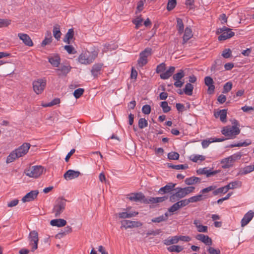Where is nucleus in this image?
Returning <instances> with one entry per match:
<instances>
[{
    "instance_id": "1",
    "label": "nucleus",
    "mask_w": 254,
    "mask_h": 254,
    "mask_svg": "<svg viewBox=\"0 0 254 254\" xmlns=\"http://www.w3.org/2000/svg\"><path fill=\"white\" fill-rule=\"evenodd\" d=\"M31 145L29 143H24L18 148L12 151L7 157L6 162L7 164L11 163L17 158L24 156L28 151Z\"/></svg>"
},
{
    "instance_id": "2",
    "label": "nucleus",
    "mask_w": 254,
    "mask_h": 254,
    "mask_svg": "<svg viewBox=\"0 0 254 254\" xmlns=\"http://www.w3.org/2000/svg\"><path fill=\"white\" fill-rule=\"evenodd\" d=\"M221 132L225 136H227L228 139H233L240 133V129L238 127L235 125L229 126L224 127Z\"/></svg>"
},
{
    "instance_id": "3",
    "label": "nucleus",
    "mask_w": 254,
    "mask_h": 254,
    "mask_svg": "<svg viewBox=\"0 0 254 254\" xmlns=\"http://www.w3.org/2000/svg\"><path fill=\"white\" fill-rule=\"evenodd\" d=\"M66 200L63 198H58L55 202V204L53 209V213L55 214V216L58 217L65 209Z\"/></svg>"
},
{
    "instance_id": "4",
    "label": "nucleus",
    "mask_w": 254,
    "mask_h": 254,
    "mask_svg": "<svg viewBox=\"0 0 254 254\" xmlns=\"http://www.w3.org/2000/svg\"><path fill=\"white\" fill-rule=\"evenodd\" d=\"M44 168L42 166H33L24 171L25 175L30 178H37L43 173Z\"/></svg>"
},
{
    "instance_id": "5",
    "label": "nucleus",
    "mask_w": 254,
    "mask_h": 254,
    "mask_svg": "<svg viewBox=\"0 0 254 254\" xmlns=\"http://www.w3.org/2000/svg\"><path fill=\"white\" fill-rule=\"evenodd\" d=\"M216 33L220 34L218 38L219 41H224L230 39L235 35V33L232 29L225 26L219 28L217 30Z\"/></svg>"
},
{
    "instance_id": "6",
    "label": "nucleus",
    "mask_w": 254,
    "mask_h": 254,
    "mask_svg": "<svg viewBox=\"0 0 254 254\" xmlns=\"http://www.w3.org/2000/svg\"><path fill=\"white\" fill-rule=\"evenodd\" d=\"M28 240L29 245L31 246V252H33L38 248L39 242L38 233L36 231L33 230L30 232Z\"/></svg>"
},
{
    "instance_id": "7",
    "label": "nucleus",
    "mask_w": 254,
    "mask_h": 254,
    "mask_svg": "<svg viewBox=\"0 0 254 254\" xmlns=\"http://www.w3.org/2000/svg\"><path fill=\"white\" fill-rule=\"evenodd\" d=\"M33 89L36 94H41L46 85V80L44 79H38L33 82Z\"/></svg>"
},
{
    "instance_id": "8",
    "label": "nucleus",
    "mask_w": 254,
    "mask_h": 254,
    "mask_svg": "<svg viewBox=\"0 0 254 254\" xmlns=\"http://www.w3.org/2000/svg\"><path fill=\"white\" fill-rule=\"evenodd\" d=\"M121 223L122 225L121 228H125L126 229L139 227L142 225V223L139 221L123 220Z\"/></svg>"
},
{
    "instance_id": "9",
    "label": "nucleus",
    "mask_w": 254,
    "mask_h": 254,
    "mask_svg": "<svg viewBox=\"0 0 254 254\" xmlns=\"http://www.w3.org/2000/svg\"><path fill=\"white\" fill-rule=\"evenodd\" d=\"M128 199L131 201L147 203V199L142 193H132L129 195Z\"/></svg>"
},
{
    "instance_id": "10",
    "label": "nucleus",
    "mask_w": 254,
    "mask_h": 254,
    "mask_svg": "<svg viewBox=\"0 0 254 254\" xmlns=\"http://www.w3.org/2000/svg\"><path fill=\"white\" fill-rule=\"evenodd\" d=\"M95 56L89 55L87 53H82L78 57V61L82 64H88L92 63Z\"/></svg>"
},
{
    "instance_id": "11",
    "label": "nucleus",
    "mask_w": 254,
    "mask_h": 254,
    "mask_svg": "<svg viewBox=\"0 0 254 254\" xmlns=\"http://www.w3.org/2000/svg\"><path fill=\"white\" fill-rule=\"evenodd\" d=\"M175 190L176 192L170 197V200L171 202H175L176 200L186 196L182 188H177Z\"/></svg>"
},
{
    "instance_id": "12",
    "label": "nucleus",
    "mask_w": 254,
    "mask_h": 254,
    "mask_svg": "<svg viewBox=\"0 0 254 254\" xmlns=\"http://www.w3.org/2000/svg\"><path fill=\"white\" fill-rule=\"evenodd\" d=\"M81 173L79 171L73 170H68L64 175V178L66 180H70L78 178Z\"/></svg>"
},
{
    "instance_id": "13",
    "label": "nucleus",
    "mask_w": 254,
    "mask_h": 254,
    "mask_svg": "<svg viewBox=\"0 0 254 254\" xmlns=\"http://www.w3.org/2000/svg\"><path fill=\"white\" fill-rule=\"evenodd\" d=\"M71 68V66L69 65L62 64L59 68H57L56 70V71L59 77L63 76H65L70 71Z\"/></svg>"
},
{
    "instance_id": "14",
    "label": "nucleus",
    "mask_w": 254,
    "mask_h": 254,
    "mask_svg": "<svg viewBox=\"0 0 254 254\" xmlns=\"http://www.w3.org/2000/svg\"><path fill=\"white\" fill-rule=\"evenodd\" d=\"M204 83L208 86V93L211 94L213 93L215 90V86L213 79L210 76H206L204 78Z\"/></svg>"
},
{
    "instance_id": "15",
    "label": "nucleus",
    "mask_w": 254,
    "mask_h": 254,
    "mask_svg": "<svg viewBox=\"0 0 254 254\" xmlns=\"http://www.w3.org/2000/svg\"><path fill=\"white\" fill-rule=\"evenodd\" d=\"M254 216V212L252 210L248 211L244 216L241 220V226H246L253 219Z\"/></svg>"
},
{
    "instance_id": "16",
    "label": "nucleus",
    "mask_w": 254,
    "mask_h": 254,
    "mask_svg": "<svg viewBox=\"0 0 254 254\" xmlns=\"http://www.w3.org/2000/svg\"><path fill=\"white\" fill-rule=\"evenodd\" d=\"M38 193L39 192L37 190H32L23 197L22 201L23 202H25L33 200L37 197Z\"/></svg>"
},
{
    "instance_id": "17",
    "label": "nucleus",
    "mask_w": 254,
    "mask_h": 254,
    "mask_svg": "<svg viewBox=\"0 0 254 254\" xmlns=\"http://www.w3.org/2000/svg\"><path fill=\"white\" fill-rule=\"evenodd\" d=\"M18 37L20 40L22 41L23 43L27 46H32L33 43L30 37L26 34L19 33L18 34Z\"/></svg>"
},
{
    "instance_id": "18",
    "label": "nucleus",
    "mask_w": 254,
    "mask_h": 254,
    "mask_svg": "<svg viewBox=\"0 0 254 254\" xmlns=\"http://www.w3.org/2000/svg\"><path fill=\"white\" fill-rule=\"evenodd\" d=\"M195 238L197 240L201 241L206 245L211 246L212 244L211 239L207 235L198 234L196 236Z\"/></svg>"
},
{
    "instance_id": "19",
    "label": "nucleus",
    "mask_w": 254,
    "mask_h": 254,
    "mask_svg": "<svg viewBox=\"0 0 254 254\" xmlns=\"http://www.w3.org/2000/svg\"><path fill=\"white\" fill-rule=\"evenodd\" d=\"M102 66L103 64H97L93 65L91 70V73L94 77H97L98 75L101 74Z\"/></svg>"
},
{
    "instance_id": "20",
    "label": "nucleus",
    "mask_w": 254,
    "mask_h": 254,
    "mask_svg": "<svg viewBox=\"0 0 254 254\" xmlns=\"http://www.w3.org/2000/svg\"><path fill=\"white\" fill-rule=\"evenodd\" d=\"M226 139L224 138H211L209 140H204L202 141L201 144L203 148H205L208 146L210 143L214 142H221L225 140Z\"/></svg>"
},
{
    "instance_id": "21",
    "label": "nucleus",
    "mask_w": 254,
    "mask_h": 254,
    "mask_svg": "<svg viewBox=\"0 0 254 254\" xmlns=\"http://www.w3.org/2000/svg\"><path fill=\"white\" fill-rule=\"evenodd\" d=\"M175 186L176 184L169 183L164 187L161 188L159 190V192L161 194L169 192L174 189Z\"/></svg>"
},
{
    "instance_id": "22",
    "label": "nucleus",
    "mask_w": 254,
    "mask_h": 254,
    "mask_svg": "<svg viewBox=\"0 0 254 254\" xmlns=\"http://www.w3.org/2000/svg\"><path fill=\"white\" fill-rule=\"evenodd\" d=\"M214 116L216 118H219L221 122H226L227 117V110L225 109H223L217 112H215Z\"/></svg>"
},
{
    "instance_id": "23",
    "label": "nucleus",
    "mask_w": 254,
    "mask_h": 254,
    "mask_svg": "<svg viewBox=\"0 0 254 254\" xmlns=\"http://www.w3.org/2000/svg\"><path fill=\"white\" fill-rule=\"evenodd\" d=\"M138 213L137 212L133 211L129 212L126 211L120 212L116 215H118L120 218H129L136 216Z\"/></svg>"
},
{
    "instance_id": "24",
    "label": "nucleus",
    "mask_w": 254,
    "mask_h": 254,
    "mask_svg": "<svg viewBox=\"0 0 254 254\" xmlns=\"http://www.w3.org/2000/svg\"><path fill=\"white\" fill-rule=\"evenodd\" d=\"M50 224L53 226L61 227L64 226L66 224V221L63 219H53L50 221Z\"/></svg>"
},
{
    "instance_id": "25",
    "label": "nucleus",
    "mask_w": 254,
    "mask_h": 254,
    "mask_svg": "<svg viewBox=\"0 0 254 254\" xmlns=\"http://www.w3.org/2000/svg\"><path fill=\"white\" fill-rule=\"evenodd\" d=\"M221 163L223 164V168L227 169L233 166L234 162L231 156H229L228 157L223 159L221 160Z\"/></svg>"
},
{
    "instance_id": "26",
    "label": "nucleus",
    "mask_w": 254,
    "mask_h": 254,
    "mask_svg": "<svg viewBox=\"0 0 254 254\" xmlns=\"http://www.w3.org/2000/svg\"><path fill=\"white\" fill-rule=\"evenodd\" d=\"M167 196H162V197H150L147 199V203H157L159 202H163L164 201L167 199Z\"/></svg>"
},
{
    "instance_id": "27",
    "label": "nucleus",
    "mask_w": 254,
    "mask_h": 254,
    "mask_svg": "<svg viewBox=\"0 0 254 254\" xmlns=\"http://www.w3.org/2000/svg\"><path fill=\"white\" fill-rule=\"evenodd\" d=\"M49 62L55 67H58L60 64L61 58L58 56H54L48 58Z\"/></svg>"
},
{
    "instance_id": "28",
    "label": "nucleus",
    "mask_w": 254,
    "mask_h": 254,
    "mask_svg": "<svg viewBox=\"0 0 254 254\" xmlns=\"http://www.w3.org/2000/svg\"><path fill=\"white\" fill-rule=\"evenodd\" d=\"M175 69L174 66H170L169 68L164 72V73L161 74L160 77L163 79H166L169 78L172 74L173 73Z\"/></svg>"
},
{
    "instance_id": "29",
    "label": "nucleus",
    "mask_w": 254,
    "mask_h": 254,
    "mask_svg": "<svg viewBox=\"0 0 254 254\" xmlns=\"http://www.w3.org/2000/svg\"><path fill=\"white\" fill-rule=\"evenodd\" d=\"M192 36V31L190 28L187 27L185 30V33L183 36V44L186 43L189 39Z\"/></svg>"
},
{
    "instance_id": "30",
    "label": "nucleus",
    "mask_w": 254,
    "mask_h": 254,
    "mask_svg": "<svg viewBox=\"0 0 254 254\" xmlns=\"http://www.w3.org/2000/svg\"><path fill=\"white\" fill-rule=\"evenodd\" d=\"M201 181V179L196 177H191L186 179L185 180V184L187 185H192L196 183H199Z\"/></svg>"
},
{
    "instance_id": "31",
    "label": "nucleus",
    "mask_w": 254,
    "mask_h": 254,
    "mask_svg": "<svg viewBox=\"0 0 254 254\" xmlns=\"http://www.w3.org/2000/svg\"><path fill=\"white\" fill-rule=\"evenodd\" d=\"M179 241V239L178 238V236H176L169 237L167 239L164 240L163 243L165 245L169 246L177 243Z\"/></svg>"
},
{
    "instance_id": "32",
    "label": "nucleus",
    "mask_w": 254,
    "mask_h": 254,
    "mask_svg": "<svg viewBox=\"0 0 254 254\" xmlns=\"http://www.w3.org/2000/svg\"><path fill=\"white\" fill-rule=\"evenodd\" d=\"M242 186V182L240 181H235L230 183L226 185L228 190L241 188Z\"/></svg>"
},
{
    "instance_id": "33",
    "label": "nucleus",
    "mask_w": 254,
    "mask_h": 254,
    "mask_svg": "<svg viewBox=\"0 0 254 254\" xmlns=\"http://www.w3.org/2000/svg\"><path fill=\"white\" fill-rule=\"evenodd\" d=\"M193 224L197 228V231L198 232L204 233H206L207 232V226L201 225L198 220H194Z\"/></svg>"
},
{
    "instance_id": "34",
    "label": "nucleus",
    "mask_w": 254,
    "mask_h": 254,
    "mask_svg": "<svg viewBox=\"0 0 254 254\" xmlns=\"http://www.w3.org/2000/svg\"><path fill=\"white\" fill-rule=\"evenodd\" d=\"M53 35L54 37L57 40H59L61 36V32L60 31V27L59 25H56L54 26L53 28Z\"/></svg>"
},
{
    "instance_id": "35",
    "label": "nucleus",
    "mask_w": 254,
    "mask_h": 254,
    "mask_svg": "<svg viewBox=\"0 0 254 254\" xmlns=\"http://www.w3.org/2000/svg\"><path fill=\"white\" fill-rule=\"evenodd\" d=\"M177 28L178 31V33L180 34H181L183 33L184 30V25L183 22V20L182 19L180 18H177Z\"/></svg>"
},
{
    "instance_id": "36",
    "label": "nucleus",
    "mask_w": 254,
    "mask_h": 254,
    "mask_svg": "<svg viewBox=\"0 0 254 254\" xmlns=\"http://www.w3.org/2000/svg\"><path fill=\"white\" fill-rule=\"evenodd\" d=\"M184 249L183 247L179 245H172L167 248V250L170 252L179 253Z\"/></svg>"
},
{
    "instance_id": "37",
    "label": "nucleus",
    "mask_w": 254,
    "mask_h": 254,
    "mask_svg": "<svg viewBox=\"0 0 254 254\" xmlns=\"http://www.w3.org/2000/svg\"><path fill=\"white\" fill-rule=\"evenodd\" d=\"M193 89V85L190 83H188L185 86V88L184 89V92L186 94L191 96L192 94Z\"/></svg>"
},
{
    "instance_id": "38",
    "label": "nucleus",
    "mask_w": 254,
    "mask_h": 254,
    "mask_svg": "<svg viewBox=\"0 0 254 254\" xmlns=\"http://www.w3.org/2000/svg\"><path fill=\"white\" fill-rule=\"evenodd\" d=\"M168 213H166L165 215H161L158 217L154 218L151 220V221L154 223H160L162 221H166L168 219Z\"/></svg>"
},
{
    "instance_id": "39",
    "label": "nucleus",
    "mask_w": 254,
    "mask_h": 254,
    "mask_svg": "<svg viewBox=\"0 0 254 254\" xmlns=\"http://www.w3.org/2000/svg\"><path fill=\"white\" fill-rule=\"evenodd\" d=\"M167 166L169 168H172L176 170H180V169H186L188 168V165L187 164H181V165H172L170 163H168Z\"/></svg>"
},
{
    "instance_id": "40",
    "label": "nucleus",
    "mask_w": 254,
    "mask_h": 254,
    "mask_svg": "<svg viewBox=\"0 0 254 254\" xmlns=\"http://www.w3.org/2000/svg\"><path fill=\"white\" fill-rule=\"evenodd\" d=\"M74 35V31L72 29H69L68 30V32L65 35V39H64V41L68 44H69L70 43V40H71Z\"/></svg>"
},
{
    "instance_id": "41",
    "label": "nucleus",
    "mask_w": 254,
    "mask_h": 254,
    "mask_svg": "<svg viewBox=\"0 0 254 254\" xmlns=\"http://www.w3.org/2000/svg\"><path fill=\"white\" fill-rule=\"evenodd\" d=\"M205 159V156L201 155H192L190 156V159L194 162H196L198 160L204 161Z\"/></svg>"
},
{
    "instance_id": "42",
    "label": "nucleus",
    "mask_w": 254,
    "mask_h": 254,
    "mask_svg": "<svg viewBox=\"0 0 254 254\" xmlns=\"http://www.w3.org/2000/svg\"><path fill=\"white\" fill-rule=\"evenodd\" d=\"M251 141L250 140H247L241 143H238L237 144H233L230 145V147H241V146H247L251 144Z\"/></svg>"
},
{
    "instance_id": "43",
    "label": "nucleus",
    "mask_w": 254,
    "mask_h": 254,
    "mask_svg": "<svg viewBox=\"0 0 254 254\" xmlns=\"http://www.w3.org/2000/svg\"><path fill=\"white\" fill-rule=\"evenodd\" d=\"M203 199V196L202 194H198L193 196H191L189 198L190 203L196 202L201 201Z\"/></svg>"
},
{
    "instance_id": "44",
    "label": "nucleus",
    "mask_w": 254,
    "mask_h": 254,
    "mask_svg": "<svg viewBox=\"0 0 254 254\" xmlns=\"http://www.w3.org/2000/svg\"><path fill=\"white\" fill-rule=\"evenodd\" d=\"M152 54V49L150 48H146L145 50L142 51L140 54L144 58L147 59V58L151 56Z\"/></svg>"
},
{
    "instance_id": "45",
    "label": "nucleus",
    "mask_w": 254,
    "mask_h": 254,
    "mask_svg": "<svg viewBox=\"0 0 254 254\" xmlns=\"http://www.w3.org/2000/svg\"><path fill=\"white\" fill-rule=\"evenodd\" d=\"M185 76V73L182 69H181L178 73L175 74L173 76L174 80H181Z\"/></svg>"
},
{
    "instance_id": "46",
    "label": "nucleus",
    "mask_w": 254,
    "mask_h": 254,
    "mask_svg": "<svg viewBox=\"0 0 254 254\" xmlns=\"http://www.w3.org/2000/svg\"><path fill=\"white\" fill-rule=\"evenodd\" d=\"M143 19L141 17H137L132 20V22L135 25V28L138 29L142 25Z\"/></svg>"
},
{
    "instance_id": "47",
    "label": "nucleus",
    "mask_w": 254,
    "mask_h": 254,
    "mask_svg": "<svg viewBox=\"0 0 254 254\" xmlns=\"http://www.w3.org/2000/svg\"><path fill=\"white\" fill-rule=\"evenodd\" d=\"M160 106L162 108L163 112L165 113H167L171 110L170 107L168 106V103L166 101L161 102Z\"/></svg>"
},
{
    "instance_id": "48",
    "label": "nucleus",
    "mask_w": 254,
    "mask_h": 254,
    "mask_svg": "<svg viewBox=\"0 0 254 254\" xmlns=\"http://www.w3.org/2000/svg\"><path fill=\"white\" fill-rule=\"evenodd\" d=\"M177 4L176 0H168L167 9L168 11H170L174 8Z\"/></svg>"
},
{
    "instance_id": "49",
    "label": "nucleus",
    "mask_w": 254,
    "mask_h": 254,
    "mask_svg": "<svg viewBox=\"0 0 254 254\" xmlns=\"http://www.w3.org/2000/svg\"><path fill=\"white\" fill-rule=\"evenodd\" d=\"M148 126L147 121L144 119L141 118L138 121V127L140 129H142Z\"/></svg>"
},
{
    "instance_id": "50",
    "label": "nucleus",
    "mask_w": 254,
    "mask_h": 254,
    "mask_svg": "<svg viewBox=\"0 0 254 254\" xmlns=\"http://www.w3.org/2000/svg\"><path fill=\"white\" fill-rule=\"evenodd\" d=\"M180 155L176 152H171L168 154V158L170 160H178Z\"/></svg>"
},
{
    "instance_id": "51",
    "label": "nucleus",
    "mask_w": 254,
    "mask_h": 254,
    "mask_svg": "<svg viewBox=\"0 0 254 254\" xmlns=\"http://www.w3.org/2000/svg\"><path fill=\"white\" fill-rule=\"evenodd\" d=\"M254 171V164L245 167L243 169V174H247Z\"/></svg>"
},
{
    "instance_id": "52",
    "label": "nucleus",
    "mask_w": 254,
    "mask_h": 254,
    "mask_svg": "<svg viewBox=\"0 0 254 254\" xmlns=\"http://www.w3.org/2000/svg\"><path fill=\"white\" fill-rule=\"evenodd\" d=\"M232 88V83L231 82H228L225 84L223 87V93H227L229 92Z\"/></svg>"
},
{
    "instance_id": "53",
    "label": "nucleus",
    "mask_w": 254,
    "mask_h": 254,
    "mask_svg": "<svg viewBox=\"0 0 254 254\" xmlns=\"http://www.w3.org/2000/svg\"><path fill=\"white\" fill-rule=\"evenodd\" d=\"M138 64L142 67L145 65L147 63V60L142 56L140 54L139 55V58L137 61Z\"/></svg>"
},
{
    "instance_id": "54",
    "label": "nucleus",
    "mask_w": 254,
    "mask_h": 254,
    "mask_svg": "<svg viewBox=\"0 0 254 254\" xmlns=\"http://www.w3.org/2000/svg\"><path fill=\"white\" fill-rule=\"evenodd\" d=\"M161 232L162 231L160 229H156L155 230H149L146 233V237H148L150 235L156 236L160 234Z\"/></svg>"
},
{
    "instance_id": "55",
    "label": "nucleus",
    "mask_w": 254,
    "mask_h": 254,
    "mask_svg": "<svg viewBox=\"0 0 254 254\" xmlns=\"http://www.w3.org/2000/svg\"><path fill=\"white\" fill-rule=\"evenodd\" d=\"M182 189L184 191L186 196H187L189 194L192 192L194 191L195 188L194 187L190 186L183 188Z\"/></svg>"
},
{
    "instance_id": "56",
    "label": "nucleus",
    "mask_w": 254,
    "mask_h": 254,
    "mask_svg": "<svg viewBox=\"0 0 254 254\" xmlns=\"http://www.w3.org/2000/svg\"><path fill=\"white\" fill-rule=\"evenodd\" d=\"M84 92V89L82 88H78L76 89L73 95L76 98H79L83 94Z\"/></svg>"
},
{
    "instance_id": "57",
    "label": "nucleus",
    "mask_w": 254,
    "mask_h": 254,
    "mask_svg": "<svg viewBox=\"0 0 254 254\" xmlns=\"http://www.w3.org/2000/svg\"><path fill=\"white\" fill-rule=\"evenodd\" d=\"M180 208V207L179 206V204L178 202H176L174 203L172 206H171L169 209L168 211L170 212L174 213L175 211H177Z\"/></svg>"
},
{
    "instance_id": "58",
    "label": "nucleus",
    "mask_w": 254,
    "mask_h": 254,
    "mask_svg": "<svg viewBox=\"0 0 254 254\" xmlns=\"http://www.w3.org/2000/svg\"><path fill=\"white\" fill-rule=\"evenodd\" d=\"M207 251L209 254H220V251L218 249H215L211 247H209L207 248Z\"/></svg>"
},
{
    "instance_id": "59",
    "label": "nucleus",
    "mask_w": 254,
    "mask_h": 254,
    "mask_svg": "<svg viewBox=\"0 0 254 254\" xmlns=\"http://www.w3.org/2000/svg\"><path fill=\"white\" fill-rule=\"evenodd\" d=\"M232 54L231 50L230 49H225L222 52V56L224 58H229L231 57Z\"/></svg>"
},
{
    "instance_id": "60",
    "label": "nucleus",
    "mask_w": 254,
    "mask_h": 254,
    "mask_svg": "<svg viewBox=\"0 0 254 254\" xmlns=\"http://www.w3.org/2000/svg\"><path fill=\"white\" fill-rule=\"evenodd\" d=\"M11 21L0 18V27H6L10 24Z\"/></svg>"
},
{
    "instance_id": "61",
    "label": "nucleus",
    "mask_w": 254,
    "mask_h": 254,
    "mask_svg": "<svg viewBox=\"0 0 254 254\" xmlns=\"http://www.w3.org/2000/svg\"><path fill=\"white\" fill-rule=\"evenodd\" d=\"M142 111L143 113L145 115H148L151 112V107L148 105H144L142 108Z\"/></svg>"
},
{
    "instance_id": "62",
    "label": "nucleus",
    "mask_w": 254,
    "mask_h": 254,
    "mask_svg": "<svg viewBox=\"0 0 254 254\" xmlns=\"http://www.w3.org/2000/svg\"><path fill=\"white\" fill-rule=\"evenodd\" d=\"M165 64L162 63L157 65L156 68V72L160 73L163 71L165 69Z\"/></svg>"
},
{
    "instance_id": "63",
    "label": "nucleus",
    "mask_w": 254,
    "mask_h": 254,
    "mask_svg": "<svg viewBox=\"0 0 254 254\" xmlns=\"http://www.w3.org/2000/svg\"><path fill=\"white\" fill-rule=\"evenodd\" d=\"M216 187L215 186H211L206 188L202 189L201 190L200 192H201L202 193H205L208 192L211 190H214L216 189Z\"/></svg>"
},
{
    "instance_id": "64",
    "label": "nucleus",
    "mask_w": 254,
    "mask_h": 254,
    "mask_svg": "<svg viewBox=\"0 0 254 254\" xmlns=\"http://www.w3.org/2000/svg\"><path fill=\"white\" fill-rule=\"evenodd\" d=\"M178 202L179 204L180 208L181 207H184V206L188 205L190 203L189 199H183V200L178 201Z\"/></svg>"
}]
</instances>
